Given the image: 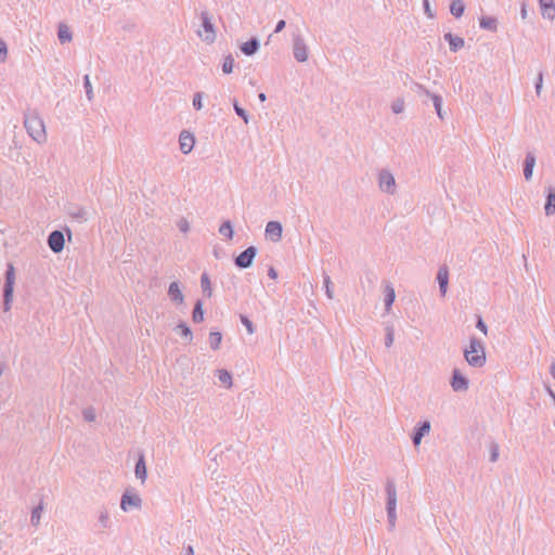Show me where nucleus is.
Segmentation results:
<instances>
[{
  "instance_id": "864d4df0",
  "label": "nucleus",
  "mask_w": 555,
  "mask_h": 555,
  "mask_svg": "<svg viewBox=\"0 0 555 555\" xmlns=\"http://www.w3.org/2000/svg\"><path fill=\"white\" fill-rule=\"evenodd\" d=\"M424 12L429 18H433L435 16L428 0H424Z\"/></svg>"
},
{
  "instance_id": "c9c22d12",
  "label": "nucleus",
  "mask_w": 555,
  "mask_h": 555,
  "mask_svg": "<svg viewBox=\"0 0 555 555\" xmlns=\"http://www.w3.org/2000/svg\"><path fill=\"white\" fill-rule=\"evenodd\" d=\"M234 67V57L229 54L224 57L223 64H222V72L224 74H231L233 72Z\"/></svg>"
},
{
  "instance_id": "09e8293b",
  "label": "nucleus",
  "mask_w": 555,
  "mask_h": 555,
  "mask_svg": "<svg viewBox=\"0 0 555 555\" xmlns=\"http://www.w3.org/2000/svg\"><path fill=\"white\" fill-rule=\"evenodd\" d=\"M178 228L181 232L186 233L190 230V223L185 218H181L178 222Z\"/></svg>"
},
{
  "instance_id": "ddd939ff",
  "label": "nucleus",
  "mask_w": 555,
  "mask_h": 555,
  "mask_svg": "<svg viewBox=\"0 0 555 555\" xmlns=\"http://www.w3.org/2000/svg\"><path fill=\"white\" fill-rule=\"evenodd\" d=\"M430 431V423L428 421H424L420 424L417 428L414 429L412 435V441L414 446H418L423 439V437Z\"/></svg>"
},
{
  "instance_id": "4468645a",
  "label": "nucleus",
  "mask_w": 555,
  "mask_h": 555,
  "mask_svg": "<svg viewBox=\"0 0 555 555\" xmlns=\"http://www.w3.org/2000/svg\"><path fill=\"white\" fill-rule=\"evenodd\" d=\"M535 166V155L532 152H528L524 162V177L526 181H530L533 175V168Z\"/></svg>"
},
{
  "instance_id": "9d476101",
  "label": "nucleus",
  "mask_w": 555,
  "mask_h": 555,
  "mask_svg": "<svg viewBox=\"0 0 555 555\" xmlns=\"http://www.w3.org/2000/svg\"><path fill=\"white\" fill-rule=\"evenodd\" d=\"M283 228L279 221H269L266 225V237L273 243H278L282 238Z\"/></svg>"
},
{
  "instance_id": "aec40b11",
  "label": "nucleus",
  "mask_w": 555,
  "mask_h": 555,
  "mask_svg": "<svg viewBox=\"0 0 555 555\" xmlns=\"http://www.w3.org/2000/svg\"><path fill=\"white\" fill-rule=\"evenodd\" d=\"M444 40L449 42L450 50L452 52H457L465 44V41L462 37L454 36L451 33L444 34Z\"/></svg>"
},
{
  "instance_id": "e2e57ef3",
  "label": "nucleus",
  "mask_w": 555,
  "mask_h": 555,
  "mask_svg": "<svg viewBox=\"0 0 555 555\" xmlns=\"http://www.w3.org/2000/svg\"><path fill=\"white\" fill-rule=\"evenodd\" d=\"M520 13H521V17H522V18H526V16H527V10H526L525 5H522V8H521V12H520Z\"/></svg>"
},
{
  "instance_id": "49530a36",
  "label": "nucleus",
  "mask_w": 555,
  "mask_h": 555,
  "mask_svg": "<svg viewBox=\"0 0 555 555\" xmlns=\"http://www.w3.org/2000/svg\"><path fill=\"white\" fill-rule=\"evenodd\" d=\"M241 322L242 324L246 327L248 334H254L255 333V326L253 324V322L246 317V315H241Z\"/></svg>"
},
{
  "instance_id": "473e14b6",
  "label": "nucleus",
  "mask_w": 555,
  "mask_h": 555,
  "mask_svg": "<svg viewBox=\"0 0 555 555\" xmlns=\"http://www.w3.org/2000/svg\"><path fill=\"white\" fill-rule=\"evenodd\" d=\"M219 233L221 235L225 236L227 238L232 240L234 232H233V225L230 220L224 221L219 227Z\"/></svg>"
},
{
  "instance_id": "f03ea898",
  "label": "nucleus",
  "mask_w": 555,
  "mask_h": 555,
  "mask_svg": "<svg viewBox=\"0 0 555 555\" xmlns=\"http://www.w3.org/2000/svg\"><path fill=\"white\" fill-rule=\"evenodd\" d=\"M386 494H387V505H386L387 518H388L389 527H390V529H392V528H395L396 520H397V514H396L397 489H396L395 481L390 478H388L386 481Z\"/></svg>"
},
{
  "instance_id": "20e7f679",
  "label": "nucleus",
  "mask_w": 555,
  "mask_h": 555,
  "mask_svg": "<svg viewBox=\"0 0 555 555\" xmlns=\"http://www.w3.org/2000/svg\"><path fill=\"white\" fill-rule=\"evenodd\" d=\"M378 188L383 193L393 195L397 192L395 176L388 169H382L377 175Z\"/></svg>"
},
{
  "instance_id": "4d7b16f0",
  "label": "nucleus",
  "mask_w": 555,
  "mask_h": 555,
  "mask_svg": "<svg viewBox=\"0 0 555 555\" xmlns=\"http://www.w3.org/2000/svg\"><path fill=\"white\" fill-rule=\"evenodd\" d=\"M41 509H42V505L41 504H37V516H36L37 524L40 520V512H41Z\"/></svg>"
},
{
  "instance_id": "603ef678",
  "label": "nucleus",
  "mask_w": 555,
  "mask_h": 555,
  "mask_svg": "<svg viewBox=\"0 0 555 555\" xmlns=\"http://www.w3.org/2000/svg\"><path fill=\"white\" fill-rule=\"evenodd\" d=\"M542 87H543V74H542V73H539V75H538V79H537V82H535V92H537V95H540V94H541Z\"/></svg>"
},
{
  "instance_id": "a19ab883",
  "label": "nucleus",
  "mask_w": 555,
  "mask_h": 555,
  "mask_svg": "<svg viewBox=\"0 0 555 555\" xmlns=\"http://www.w3.org/2000/svg\"><path fill=\"white\" fill-rule=\"evenodd\" d=\"M24 126L29 137L35 140V127L33 126L31 118L26 114L24 119Z\"/></svg>"
},
{
  "instance_id": "6e6552de",
  "label": "nucleus",
  "mask_w": 555,
  "mask_h": 555,
  "mask_svg": "<svg viewBox=\"0 0 555 555\" xmlns=\"http://www.w3.org/2000/svg\"><path fill=\"white\" fill-rule=\"evenodd\" d=\"M142 506V500L141 498L135 493H130L129 490H127L120 500V508L124 512H128L131 508H141Z\"/></svg>"
},
{
  "instance_id": "58836bf2",
  "label": "nucleus",
  "mask_w": 555,
  "mask_h": 555,
  "mask_svg": "<svg viewBox=\"0 0 555 555\" xmlns=\"http://www.w3.org/2000/svg\"><path fill=\"white\" fill-rule=\"evenodd\" d=\"M395 340V331L391 325L386 326V337H385V346L387 348L391 347Z\"/></svg>"
},
{
  "instance_id": "c756f323",
  "label": "nucleus",
  "mask_w": 555,
  "mask_h": 555,
  "mask_svg": "<svg viewBox=\"0 0 555 555\" xmlns=\"http://www.w3.org/2000/svg\"><path fill=\"white\" fill-rule=\"evenodd\" d=\"M412 90L416 92L418 96H425L429 100L433 95H436V93L430 92L426 87L418 82H413Z\"/></svg>"
},
{
  "instance_id": "a18cd8bd",
  "label": "nucleus",
  "mask_w": 555,
  "mask_h": 555,
  "mask_svg": "<svg viewBox=\"0 0 555 555\" xmlns=\"http://www.w3.org/2000/svg\"><path fill=\"white\" fill-rule=\"evenodd\" d=\"M203 92H196L193 98V106L196 111H201L203 108Z\"/></svg>"
},
{
  "instance_id": "bb28decb",
  "label": "nucleus",
  "mask_w": 555,
  "mask_h": 555,
  "mask_svg": "<svg viewBox=\"0 0 555 555\" xmlns=\"http://www.w3.org/2000/svg\"><path fill=\"white\" fill-rule=\"evenodd\" d=\"M192 320L195 323H201L204 321V310H203V301L198 299L195 302L193 312H192Z\"/></svg>"
},
{
  "instance_id": "bf43d9fd",
  "label": "nucleus",
  "mask_w": 555,
  "mask_h": 555,
  "mask_svg": "<svg viewBox=\"0 0 555 555\" xmlns=\"http://www.w3.org/2000/svg\"><path fill=\"white\" fill-rule=\"evenodd\" d=\"M185 555H194V548L192 545H189L186 547V554Z\"/></svg>"
},
{
  "instance_id": "052dcab7",
  "label": "nucleus",
  "mask_w": 555,
  "mask_h": 555,
  "mask_svg": "<svg viewBox=\"0 0 555 555\" xmlns=\"http://www.w3.org/2000/svg\"><path fill=\"white\" fill-rule=\"evenodd\" d=\"M550 373L553 376V378L555 379V363H552V365L550 367Z\"/></svg>"
},
{
  "instance_id": "69168bd1",
  "label": "nucleus",
  "mask_w": 555,
  "mask_h": 555,
  "mask_svg": "<svg viewBox=\"0 0 555 555\" xmlns=\"http://www.w3.org/2000/svg\"><path fill=\"white\" fill-rule=\"evenodd\" d=\"M2 373H3V366L0 365V376L2 375Z\"/></svg>"
},
{
  "instance_id": "4be33fe9",
  "label": "nucleus",
  "mask_w": 555,
  "mask_h": 555,
  "mask_svg": "<svg viewBox=\"0 0 555 555\" xmlns=\"http://www.w3.org/2000/svg\"><path fill=\"white\" fill-rule=\"evenodd\" d=\"M57 38L62 44L70 42L73 39L72 31L66 24L61 23L57 29Z\"/></svg>"
},
{
  "instance_id": "5701e85b",
  "label": "nucleus",
  "mask_w": 555,
  "mask_h": 555,
  "mask_svg": "<svg viewBox=\"0 0 555 555\" xmlns=\"http://www.w3.org/2000/svg\"><path fill=\"white\" fill-rule=\"evenodd\" d=\"M465 11V4L463 0H452L450 3V13L455 17L460 18Z\"/></svg>"
},
{
  "instance_id": "6ab92c4d",
  "label": "nucleus",
  "mask_w": 555,
  "mask_h": 555,
  "mask_svg": "<svg viewBox=\"0 0 555 555\" xmlns=\"http://www.w3.org/2000/svg\"><path fill=\"white\" fill-rule=\"evenodd\" d=\"M134 474L138 479H140L141 483H144L147 477V469L145 464L144 454H140L135 467H134Z\"/></svg>"
},
{
  "instance_id": "4c0bfd02",
  "label": "nucleus",
  "mask_w": 555,
  "mask_h": 555,
  "mask_svg": "<svg viewBox=\"0 0 555 555\" xmlns=\"http://www.w3.org/2000/svg\"><path fill=\"white\" fill-rule=\"evenodd\" d=\"M99 524L101 525V527L103 529L109 528V526H111L109 515L106 509L101 511V513L99 515Z\"/></svg>"
},
{
  "instance_id": "c85d7f7f",
  "label": "nucleus",
  "mask_w": 555,
  "mask_h": 555,
  "mask_svg": "<svg viewBox=\"0 0 555 555\" xmlns=\"http://www.w3.org/2000/svg\"><path fill=\"white\" fill-rule=\"evenodd\" d=\"M480 27L490 31H496L498 22L494 17H481Z\"/></svg>"
},
{
  "instance_id": "7ed1b4c3",
  "label": "nucleus",
  "mask_w": 555,
  "mask_h": 555,
  "mask_svg": "<svg viewBox=\"0 0 555 555\" xmlns=\"http://www.w3.org/2000/svg\"><path fill=\"white\" fill-rule=\"evenodd\" d=\"M15 284V268L13 263L9 262L7 264V270L4 274V285H3V309L4 311H9L11 308V304L13 301V292Z\"/></svg>"
},
{
  "instance_id": "f8f14e48",
  "label": "nucleus",
  "mask_w": 555,
  "mask_h": 555,
  "mask_svg": "<svg viewBox=\"0 0 555 555\" xmlns=\"http://www.w3.org/2000/svg\"><path fill=\"white\" fill-rule=\"evenodd\" d=\"M194 143H195V139L191 132L183 130L180 133L179 144H180V151L183 154L186 155V154L191 153V151L194 147Z\"/></svg>"
},
{
  "instance_id": "2eb2a0df",
  "label": "nucleus",
  "mask_w": 555,
  "mask_h": 555,
  "mask_svg": "<svg viewBox=\"0 0 555 555\" xmlns=\"http://www.w3.org/2000/svg\"><path fill=\"white\" fill-rule=\"evenodd\" d=\"M546 192L544 211L546 216H553L555 214V186L548 185Z\"/></svg>"
},
{
  "instance_id": "b1692460",
  "label": "nucleus",
  "mask_w": 555,
  "mask_h": 555,
  "mask_svg": "<svg viewBox=\"0 0 555 555\" xmlns=\"http://www.w3.org/2000/svg\"><path fill=\"white\" fill-rule=\"evenodd\" d=\"M217 376H218V379L220 380V383L225 388L229 389L232 387V385H233L232 375L228 370H224V369L217 370Z\"/></svg>"
},
{
  "instance_id": "39448f33",
  "label": "nucleus",
  "mask_w": 555,
  "mask_h": 555,
  "mask_svg": "<svg viewBox=\"0 0 555 555\" xmlns=\"http://www.w3.org/2000/svg\"><path fill=\"white\" fill-rule=\"evenodd\" d=\"M202 27L204 31L198 30V36L206 42L211 43L216 40V30L212 17L207 11L201 13Z\"/></svg>"
},
{
  "instance_id": "3c124183",
  "label": "nucleus",
  "mask_w": 555,
  "mask_h": 555,
  "mask_svg": "<svg viewBox=\"0 0 555 555\" xmlns=\"http://www.w3.org/2000/svg\"><path fill=\"white\" fill-rule=\"evenodd\" d=\"M476 327L482 332L485 335H487L488 333V327H487V324L483 322L482 318L481 317H478L477 318V322H476Z\"/></svg>"
},
{
  "instance_id": "79ce46f5",
  "label": "nucleus",
  "mask_w": 555,
  "mask_h": 555,
  "mask_svg": "<svg viewBox=\"0 0 555 555\" xmlns=\"http://www.w3.org/2000/svg\"><path fill=\"white\" fill-rule=\"evenodd\" d=\"M233 106L235 113L244 120L245 124H248L249 119L247 112L243 107H241L236 101H234Z\"/></svg>"
},
{
  "instance_id": "1a4fd4ad",
  "label": "nucleus",
  "mask_w": 555,
  "mask_h": 555,
  "mask_svg": "<svg viewBox=\"0 0 555 555\" xmlns=\"http://www.w3.org/2000/svg\"><path fill=\"white\" fill-rule=\"evenodd\" d=\"M48 245L53 253H61L65 245L64 233L60 230L52 231L48 236Z\"/></svg>"
},
{
  "instance_id": "6e6d98bb",
  "label": "nucleus",
  "mask_w": 555,
  "mask_h": 555,
  "mask_svg": "<svg viewBox=\"0 0 555 555\" xmlns=\"http://www.w3.org/2000/svg\"><path fill=\"white\" fill-rule=\"evenodd\" d=\"M268 275L269 278L275 280L278 278V271L273 267H270L268 269Z\"/></svg>"
},
{
  "instance_id": "a878e982",
  "label": "nucleus",
  "mask_w": 555,
  "mask_h": 555,
  "mask_svg": "<svg viewBox=\"0 0 555 555\" xmlns=\"http://www.w3.org/2000/svg\"><path fill=\"white\" fill-rule=\"evenodd\" d=\"M68 214L73 219L78 220L80 222H85L88 220V211L86 208L76 207L70 209Z\"/></svg>"
},
{
  "instance_id": "680f3d73",
  "label": "nucleus",
  "mask_w": 555,
  "mask_h": 555,
  "mask_svg": "<svg viewBox=\"0 0 555 555\" xmlns=\"http://www.w3.org/2000/svg\"><path fill=\"white\" fill-rule=\"evenodd\" d=\"M258 99H259L260 102H264L267 100V96H266L264 93L261 92V93L258 94Z\"/></svg>"
},
{
  "instance_id": "393cba45",
  "label": "nucleus",
  "mask_w": 555,
  "mask_h": 555,
  "mask_svg": "<svg viewBox=\"0 0 555 555\" xmlns=\"http://www.w3.org/2000/svg\"><path fill=\"white\" fill-rule=\"evenodd\" d=\"M201 287H202L203 294L207 298H210L212 296L211 282L206 272H204L201 276Z\"/></svg>"
},
{
  "instance_id": "13d9d810",
  "label": "nucleus",
  "mask_w": 555,
  "mask_h": 555,
  "mask_svg": "<svg viewBox=\"0 0 555 555\" xmlns=\"http://www.w3.org/2000/svg\"><path fill=\"white\" fill-rule=\"evenodd\" d=\"M30 522L35 525V506L30 507Z\"/></svg>"
},
{
  "instance_id": "9b49d317",
  "label": "nucleus",
  "mask_w": 555,
  "mask_h": 555,
  "mask_svg": "<svg viewBox=\"0 0 555 555\" xmlns=\"http://www.w3.org/2000/svg\"><path fill=\"white\" fill-rule=\"evenodd\" d=\"M450 384L454 391H466L469 386V380L460 372V370L454 369Z\"/></svg>"
},
{
  "instance_id": "72a5a7b5",
  "label": "nucleus",
  "mask_w": 555,
  "mask_h": 555,
  "mask_svg": "<svg viewBox=\"0 0 555 555\" xmlns=\"http://www.w3.org/2000/svg\"><path fill=\"white\" fill-rule=\"evenodd\" d=\"M175 331L179 333L182 337H185L189 341H191L193 338L192 331L184 322L178 324Z\"/></svg>"
},
{
  "instance_id": "f704fd0d",
  "label": "nucleus",
  "mask_w": 555,
  "mask_h": 555,
  "mask_svg": "<svg viewBox=\"0 0 555 555\" xmlns=\"http://www.w3.org/2000/svg\"><path fill=\"white\" fill-rule=\"evenodd\" d=\"M83 88L86 91L87 99L89 101H92L94 99V93L89 75H85L83 77Z\"/></svg>"
},
{
  "instance_id": "f3484780",
  "label": "nucleus",
  "mask_w": 555,
  "mask_h": 555,
  "mask_svg": "<svg viewBox=\"0 0 555 555\" xmlns=\"http://www.w3.org/2000/svg\"><path fill=\"white\" fill-rule=\"evenodd\" d=\"M437 281L439 284V291L442 296L446 295L448 289V283H449V271L446 266L440 267L437 273Z\"/></svg>"
},
{
  "instance_id": "8fccbe9b",
  "label": "nucleus",
  "mask_w": 555,
  "mask_h": 555,
  "mask_svg": "<svg viewBox=\"0 0 555 555\" xmlns=\"http://www.w3.org/2000/svg\"><path fill=\"white\" fill-rule=\"evenodd\" d=\"M40 126H41V133H39V134L37 133V139H36L37 143H41L47 140V133H46L44 124L42 120H40Z\"/></svg>"
},
{
  "instance_id": "2f4dec72",
  "label": "nucleus",
  "mask_w": 555,
  "mask_h": 555,
  "mask_svg": "<svg viewBox=\"0 0 555 555\" xmlns=\"http://www.w3.org/2000/svg\"><path fill=\"white\" fill-rule=\"evenodd\" d=\"M222 341V335L220 332H210L209 334V346L212 350H218Z\"/></svg>"
},
{
  "instance_id": "de8ad7c7",
  "label": "nucleus",
  "mask_w": 555,
  "mask_h": 555,
  "mask_svg": "<svg viewBox=\"0 0 555 555\" xmlns=\"http://www.w3.org/2000/svg\"><path fill=\"white\" fill-rule=\"evenodd\" d=\"M8 56L7 42L0 38V63H4Z\"/></svg>"
},
{
  "instance_id": "423d86ee",
  "label": "nucleus",
  "mask_w": 555,
  "mask_h": 555,
  "mask_svg": "<svg viewBox=\"0 0 555 555\" xmlns=\"http://www.w3.org/2000/svg\"><path fill=\"white\" fill-rule=\"evenodd\" d=\"M293 54L297 62L304 63L308 60V46L300 34H293Z\"/></svg>"
},
{
  "instance_id": "cd10ccee",
  "label": "nucleus",
  "mask_w": 555,
  "mask_h": 555,
  "mask_svg": "<svg viewBox=\"0 0 555 555\" xmlns=\"http://www.w3.org/2000/svg\"><path fill=\"white\" fill-rule=\"evenodd\" d=\"M430 101L433 102V105L435 107V111H436L438 117L441 120H443L446 113L442 111L443 100H442L441 95H439V94L433 95Z\"/></svg>"
},
{
  "instance_id": "7c9ffc66",
  "label": "nucleus",
  "mask_w": 555,
  "mask_h": 555,
  "mask_svg": "<svg viewBox=\"0 0 555 555\" xmlns=\"http://www.w3.org/2000/svg\"><path fill=\"white\" fill-rule=\"evenodd\" d=\"M385 293H386L385 294V307H386V310L389 311L390 307L392 306V304L395 301L396 293L391 285L386 286Z\"/></svg>"
},
{
  "instance_id": "e433bc0d",
  "label": "nucleus",
  "mask_w": 555,
  "mask_h": 555,
  "mask_svg": "<svg viewBox=\"0 0 555 555\" xmlns=\"http://www.w3.org/2000/svg\"><path fill=\"white\" fill-rule=\"evenodd\" d=\"M405 102L403 98L396 99L391 104V111L395 114H401L404 111Z\"/></svg>"
},
{
  "instance_id": "f257e3e1",
  "label": "nucleus",
  "mask_w": 555,
  "mask_h": 555,
  "mask_svg": "<svg viewBox=\"0 0 555 555\" xmlns=\"http://www.w3.org/2000/svg\"><path fill=\"white\" fill-rule=\"evenodd\" d=\"M464 358L468 365L473 367H482L487 361L482 341L476 337H472L469 339L468 347L464 349Z\"/></svg>"
},
{
  "instance_id": "a211bd4d",
  "label": "nucleus",
  "mask_w": 555,
  "mask_h": 555,
  "mask_svg": "<svg viewBox=\"0 0 555 555\" xmlns=\"http://www.w3.org/2000/svg\"><path fill=\"white\" fill-rule=\"evenodd\" d=\"M168 296L177 305H181L184 301V296L180 289L178 282H171L168 287Z\"/></svg>"
},
{
  "instance_id": "c03bdc74",
  "label": "nucleus",
  "mask_w": 555,
  "mask_h": 555,
  "mask_svg": "<svg viewBox=\"0 0 555 555\" xmlns=\"http://www.w3.org/2000/svg\"><path fill=\"white\" fill-rule=\"evenodd\" d=\"M82 415H83V418L86 422H94L95 421V411L93 408H86L83 411H82Z\"/></svg>"
},
{
  "instance_id": "412c9836",
  "label": "nucleus",
  "mask_w": 555,
  "mask_h": 555,
  "mask_svg": "<svg viewBox=\"0 0 555 555\" xmlns=\"http://www.w3.org/2000/svg\"><path fill=\"white\" fill-rule=\"evenodd\" d=\"M259 47H260L259 40L257 38L253 37L248 41L244 42L241 46V51L245 55L250 56V55H254L255 53H257V51L259 50Z\"/></svg>"
},
{
  "instance_id": "dca6fc26",
  "label": "nucleus",
  "mask_w": 555,
  "mask_h": 555,
  "mask_svg": "<svg viewBox=\"0 0 555 555\" xmlns=\"http://www.w3.org/2000/svg\"><path fill=\"white\" fill-rule=\"evenodd\" d=\"M541 13L544 18L553 21L555 18V1L554 0H539Z\"/></svg>"
},
{
  "instance_id": "0eeeda50",
  "label": "nucleus",
  "mask_w": 555,
  "mask_h": 555,
  "mask_svg": "<svg viewBox=\"0 0 555 555\" xmlns=\"http://www.w3.org/2000/svg\"><path fill=\"white\" fill-rule=\"evenodd\" d=\"M256 255L257 248L255 246H249L235 257L234 263L240 269H248L251 267Z\"/></svg>"
},
{
  "instance_id": "37998d69",
  "label": "nucleus",
  "mask_w": 555,
  "mask_h": 555,
  "mask_svg": "<svg viewBox=\"0 0 555 555\" xmlns=\"http://www.w3.org/2000/svg\"><path fill=\"white\" fill-rule=\"evenodd\" d=\"M499 451H500L499 444L496 442L492 441L490 443V461L492 463L498 461V459H499Z\"/></svg>"
},
{
  "instance_id": "0e129e2a",
  "label": "nucleus",
  "mask_w": 555,
  "mask_h": 555,
  "mask_svg": "<svg viewBox=\"0 0 555 555\" xmlns=\"http://www.w3.org/2000/svg\"><path fill=\"white\" fill-rule=\"evenodd\" d=\"M66 233L68 235V238L70 240L72 238V231H70V229H66Z\"/></svg>"
},
{
  "instance_id": "5fc2aeb1",
  "label": "nucleus",
  "mask_w": 555,
  "mask_h": 555,
  "mask_svg": "<svg viewBox=\"0 0 555 555\" xmlns=\"http://www.w3.org/2000/svg\"><path fill=\"white\" fill-rule=\"evenodd\" d=\"M285 25H286V23H285V21H284V20L279 21V22L276 23V25H275L274 33H276V34H278V33L282 31V30L285 28Z\"/></svg>"
},
{
  "instance_id": "ea45409f",
  "label": "nucleus",
  "mask_w": 555,
  "mask_h": 555,
  "mask_svg": "<svg viewBox=\"0 0 555 555\" xmlns=\"http://www.w3.org/2000/svg\"><path fill=\"white\" fill-rule=\"evenodd\" d=\"M323 284H324L325 294H326L327 298L328 299H333L334 298V291H333V287H332L331 278L328 275L324 276Z\"/></svg>"
}]
</instances>
